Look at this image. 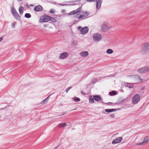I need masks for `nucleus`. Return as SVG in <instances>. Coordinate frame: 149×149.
I'll return each mask as SVG.
<instances>
[{"instance_id":"obj_39","label":"nucleus","mask_w":149,"mask_h":149,"mask_svg":"<svg viewBox=\"0 0 149 149\" xmlns=\"http://www.w3.org/2000/svg\"><path fill=\"white\" fill-rule=\"evenodd\" d=\"M62 12L63 13H64L65 12V10H63Z\"/></svg>"},{"instance_id":"obj_23","label":"nucleus","mask_w":149,"mask_h":149,"mask_svg":"<svg viewBox=\"0 0 149 149\" xmlns=\"http://www.w3.org/2000/svg\"><path fill=\"white\" fill-rule=\"evenodd\" d=\"M66 125L67 124L65 123H62L59 124L58 125V126L60 127H63L66 126Z\"/></svg>"},{"instance_id":"obj_38","label":"nucleus","mask_w":149,"mask_h":149,"mask_svg":"<svg viewBox=\"0 0 149 149\" xmlns=\"http://www.w3.org/2000/svg\"><path fill=\"white\" fill-rule=\"evenodd\" d=\"M28 6H29V5H28V4H26V7H28Z\"/></svg>"},{"instance_id":"obj_22","label":"nucleus","mask_w":149,"mask_h":149,"mask_svg":"<svg viewBox=\"0 0 149 149\" xmlns=\"http://www.w3.org/2000/svg\"><path fill=\"white\" fill-rule=\"evenodd\" d=\"M11 10L12 13L13 15L17 12L15 9L13 7H11Z\"/></svg>"},{"instance_id":"obj_14","label":"nucleus","mask_w":149,"mask_h":149,"mask_svg":"<svg viewBox=\"0 0 149 149\" xmlns=\"http://www.w3.org/2000/svg\"><path fill=\"white\" fill-rule=\"evenodd\" d=\"M42 9V6L40 5L36 6L34 8V10L37 12L40 11Z\"/></svg>"},{"instance_id":"obj_24","label":"nucleus","mask_w":149,"mask_h":149,"mask_svg":"<svg viewBox=\"0 0 149 149\" xmlns=\"http://www.w3.org/2000/svg\"><path fill=\"white\" fill-rule=\"evenodd\" d=\"M106 52L108 54H111L113 53V51L111 49H107Z\"/></svg>"},{"instance_id":"obj_32","label":"nucleus","mask_w":149,"mask_h":149,"mask_svg":"<svg viewBox=\"0 0 149 149\" xmlns=\"http://www.w3.org/2000/svg\"><path fill=\"white\" fill-rule=\"evenodd\" d=\"M15 22H14L12 24V26L13 27L15 28Z\"/></svg>"},{"instance_id":"obj_12","label":"nucleus","mask_w":149,"mask_h":149,"mask_svg":"<svg viewBox=\"0 0 149 149\" xmlns=\"http://www.w3.org/2000/svg\"><path fill=\"white\" fill-rule=\"evenodd\" d=\"M88 52L87 51H83L80 53V55L83 57H86L88 56Z\"/></svg>"},{"instance_id":"obj_30","label":"nucleus","mask_w":149,"mask_h":149,"mask_svg":"<svg viewBox=\"0 0 149 149\" xmlns=\"http://www.w3.org/2000/svg\"><path fill=\"white\" fill-rule=\"evenodd\" d=\"M72 88L71 86H70L67 88L65 90V91L66 93H68L69 91Z\"/></svg>"},{"instance_id":"obj_6","label":"nucleus","mask_w":149,"mask_h":149,"mask_svg":"<svg viewBox=\"0 0 149 149\" xmlns=\"http://www.w3.org/2000/svg\"><path fill=\"white\" fill-rule=\"evenodd\" d=\"M102 39L101 35L99 33H95L93 35V40L95 42H98L100 41Z\"/></svg>"},{"instance_id":"obj_13","label":"nucleus","mask_w":149,"mask_h":149,"mask_svg":"<svg viewBox=\"0 0 149 149\" xmlns=\"http://www.w3.org/2000/svg\"><path fill=\"white\" fill-rule=\"evenodd\" d=\"M96 9L97 10H98L101 7L102 0H96Z\"/></svg>"},{"instance_id":"obj_31","label":"nucleus","mask_w":149,"mask_h":149,"mask_svg":"<svg viewBox=\"0 0 149 149\" xmlns=\"http://www.w3.org/2000/svg\"><path fill=\"white\" fill-rule=\"evenodd\" d=\"M51 20H52V21L54 22H56V20L54 18L52 17Z\"/></svg>"},{"instance_id":"obj_11","label":"nucleus","mask_w":149,"mask_h":149,"mask_svg":"<svg viewBox=\"0 0 149 149\" xmlns=\"http://www.w3.org/2000/svg\"><path fill=\"white\" fill-rule=\"evenodd\" d=\"M149 141L148 137H145L143 140L142 142H140L137 144V145H144L147 144Z\"/></svg>"},{"instance_id":"obj_5","label":"nucleus","mask_w":149,"mask_h":149,"mask_svg":"<svg viewBox=\"0 0 149 149\" xmlns=\"http://www.w3.org/2000/svg\"><path fill=\"white\" fill-rule=\"evenodd\" d=\"M52 17L47 15L42 16L40 17L39 22L41 23L46 22L51 20Z\"/></svg>"},{"instance_id":"obj_15","label":"nucleus","mask_w":149,"mask_h":149,"mask_svg":"<svg viewBox=\"0 0 149 149\" xmlns=\"http://www.w3.org/2000/svg\"><path fill=\"white\" fill-rule=\"evenodd\" d=\"M125 85L126 87H128L130 88H133L134 86L133 84L127 82L125 83Z\"/></svg>"},{"instance_id":"obj_25","label":"nucleus","mask_w":149,"mask_h":149,"mask_svg":"<svg viewBox=\"0 0 149 149\" xmlns=\"http://www.w3.org/2000/svg\"><path fill=\"white\" fill-rule=\"evenodd\" d=\"M94 99L91 96H90L89 98V102L90 103H93L94 102Z\"/></svg>"},{"instance_id":"obj_19","label":"nucleus","mask_w":149,"mask_h":149,"mask_svg":"<svg viewBox=\"0 0 149 149\" xmlns=\"http://www.w3.org/2000/svg\"><path fill=\"white\" fill-rule=\"evenodd\" d=\"M93 97L94 99L97 101H99L100 100V97L99 95L94 96Z\"/></svg>"},{"instance_id":"obj_8","label":"nucleus","mask_w":149,"mask_h":149,"mask_svg":"<svg viewBox=\"0 0 149 149\" xmlns=\"http://www.w3.org/2000/svg\"><path fill=\"white\" fill-rule=\"evenodd\" d=\"M78 29L80 31L81 34L83 35L87 33L88 31V28L87 27L82 28L81 26H79Z\"/></svg>"},{"instance_id":"obj_16","label":"nucleus","mask_w":149,"mask_h":149,"mask_svg":"<svg viewBox=\"0 0 149 149\" xmlns=\"http://www.w3.org/2000/svg\"><path fill=\"white\" fill-rule=\"evenodd\" d=\"M133 78L134 79L136 80H138L139 81L138 82L139 83L141 82V81L142 80V79L140 78V77L138 75H132Z\"/></svg>"},{"instance_id":"obj_2","label":"nucleus","mask_w":149,"mask_h":149,"mask_svg":"<svg viewBox=\"0 0 149 149\" xmlns=\"http://www.w3.org/2000/svg\"><path fill=\"white\" fill-rule=\"evenodd\" d=\"M141 52L143 55L147 54L149 51V42H146L143 43L141 47Z\"/></svg>"},{"instance_id":"obj_26","label":"nucleus","mask_w":149,"mask_h":149,"mask_svg":"<svg viewBox=\"0 0 149 149\" xmlns=\"http://www.w3.org/2000/svg\"><path fill=\"white\" fill-rule=\"evenodd\" d=\"M73 99L74 101L76 102H77L80 101V99L78 97H73Z\"/></svg>"},{"instance_id":"obj_1","label":"nucleus","mask_w":149,"mask_h":149,"mask_svg":"<svg viewBox=\"0 0 149 149\" xmlns=\"http://www.w3.org/2000/svg\"><path fill=\"white\" fill-rule=\"evenodd\" d=\"M81 7H79L76 10L70 12L68 15H73L74 17L76 18H85L89 15V13L86 11H81Z\"/></svg>"},{"instance_id":"obj_37","label":"nucleus","mask_w":149,"mask_h":149,"mask_svg":"<svg viewBox=\"0 0 149 149\" xmlns=\"http://www.w3.org/2000/svg\"><path fill=\"white\" fill-rule=\"evenodd\" d=\"M18 2H21L22 1V0H17Z\"/></svg>"},{"instance_id":"obj_36","label":"nucleus","mask_w":149,"mask_h":149,"mask_svg":"<svg viewBox=\"0 0 149 149\" xmlns=\"http://www.w3.org/2000/svg\"><path fill=\"white\" fill-rule=\"evenodd\" d=\"M30 6H34V5L33 4H30Z\"/></svg>"},{"instance_id":"obj_17","label":"nucleus","mask_w":149,"mask_h":149,"mask_svg":"<svg viewBox=\"0 0 149 149\" xmlns=\"http://www.w3.org/2000/svg\"><path fill=\"white\" fill-rule=\"evenodd\" d=\"M14 17L17 20L20 19V17L18 13L17 12L15 14L13 15Z\"/></svg>"},{"instance_id":"obj_4","label":"nucleus","mask_w":149,"mask_h":149,"mask_svg":"<svg viewBox=\"0 0 149 149\" xmlns=\"http://www.w3.org/2000/svg\"><path fill=\"white\" fill-rule=\"evenodd\" d=\"M137 72L141 74L146 73L149 72V65H146L138 69Z\"/></svg>"},{"instance_id":"obj_41","label":"nucleus","mask_w":149,"mask_h":149,"mask_svg":"<svg viewBox=\"0 0 149 149\" xmlns=\"http://www.w3.org/2000/svg\"><path fill=\"white\" fill-rule=\"evenodd\" d=\"M61 5L64 6V5H65V4H61Z\"/></svg>"},{"instance_id":"obj_20","label":"nucleus","mask_w":149,"mask_h":149,"mask_svg":"<svg viewBox=\"0 0 149 149\" xmlns=\"http://www.w3.org/2000/svg\"><path fill=\"white\" fill-rule=\"evenodd\" d=\"M24 8L23 7L21 6L19 8V11L20 14H22L23 13Z\"/></svg>"},{"instance_id":"obj_40","label":"nucleus","mask_w":149,"mask_h":149,"mask_svg":"<svg viewBox=\"0 0 149 149\" xmlns=\"http://www.w3.org/2000/svg\"><path fill=\"white\" fill-rule=\"evenodd\" d=\"M78 21H77V22H76L75 21H74V23H76V22H78Z\"/></svg>"},{"instance_id":"obj_21","label":"nucleus","mask_w":149,"mask_h":149,"mask_svg":"<svg viewBox=\"0 0 149 149\" xmlns=\"http://www.w3.org/2000/svg\"><path fill=\"white\" fill-rule=\"evenodd\" d=\"M49 96H48V97H46L45 99L44 100L42 101V103L44 104H46V103H47L49 99Z\"/></svg>"},{"instance_id":"obj_34","label":"nucleus","mask_w":149,"mask_h":149,"mask_svg":"<svg viewBox=\"0 0 149 149\" xmlns=\"http://www.w3.org/2000/svg\"><path fill=\"white\" fill-rule=\"evenodd\" d=\"M87 1L89 2L94 1L96 0H86Z\"/></svg>"},{"instance_id":"obj_9","label":"nucleus","mask_w":149,"mask_h":149,"mask_svg":"<svg viewBox=\"0 0 149 149\" xmlns=\"http://www.w3.org/2000/svg\"><path fill=\"white\" fill-rule=\"evenodd\" d=\"M68 56V53L67 52H63L61 54L59 58L61 59H64L66 58Z\"/></svg>"},{"instance_id":"obj_27","label":"nucleus","mask_w":149,"mask_h":149,"mask_svg":"<svg viewBox=\"0 0 149 149\" xmlns=\"http://www.w3.org/2000/svg\"><path fill=\"white\" fill-rule=\"evenodd\" d=\"M25 17L27 18H30L31 17V15L29 13H26L25 14Z\"/></svg>"},{"instance_id":"obj_29","label":"nucleus","mask_w":149,"mask_h":149,"mask_svg":"<svg viewBox=\"0 0 149 149\" xmlns=\"http://www.w3.org/2000/svg\"><path fill=\"white\" fill-rule=\"evenodd\" d=\"M55 11L53 9H52L50 10V13L52 14H54L55 13Z\"/></svg>"},{"instance_id":"obj_33","label":"nucleus","mask_w":149,"mask_h":149,"mask_svg":"<svg viewBox=\"0 0 149 149\" xmlns=\"http://www.w3.org/2000/svg\"><path fill=\"white\" fill-rule=\"evenodd\" d=\"M110 116L111 118H114L115 117V116L114 114H111L110 115Z\"/></svg>"},{"instance_id":"obj_18","label":"nucleus","mask_w":149,"mask_h":149,"mask_svg":"<svg viewBox=\"0 0 149 149\" xmlns=\"http://www.w3.org/2000/svg\"><path fill=\"white\" fill-rule=\"evenodd\" d=\"M116 109H105V111L107 112L110 113L113 111H116Z\"/></svg>"},{"instance_id":"obj_3","label":"nucleus","mask_w":149,"mask_h":149,"mask_svg":"<svg viewBox=\"0 0 149 149\" xmlns=\"http://www.w3.org/2000/svg\"><path fill=\"white\" fill-rule=\"evenodd\" d=\"M112 27V26L108 24L107 22H104L101 27V30L103 32H106L109 30Z\"/></svg>"},{"instance_id":"obj_7","label":"nucleus","mask_w":149,"mask_h":149,"mask_svg":"<svg viewBox=\"0 0 149 149\" xmlns=\"http://www.w3.org/2000/svg\"><path fill=\"white\" fill-rule=\"evenodd\" d=\"M140 97L139 95L136 94L133 97L132 102L133 104H136L140 100Z\"/></svg>"},{"instance_id":"obj_35","label":"nucleus","mask_w":149,"mask_h":149,"mask_svg":"<svg viewBox=\"0 0 149 149\" xmlns=\"http://www.w3.org/2000/svg\"><path fill=\"white\" fill-rule=\"evenodd\" d=\"M3 37H1L0 38V42H1L3 40Z\"/></svg>"},{"instance_id":"obj_28","label":"nucleus","mask_w":149,"mask_h":149,"mask_svg":"<svg viewBox=\"0 0 149 149\" xmlns=\"http://www.w3.org/2000/svg\"><path fill=\"white\" fill-rule=\"evenodd\" d=\"M116 94V92L113 91L110 92V94L111 96H113L115 95Z\"/></svg>"},{"instance_id":"obj_10","label":"nucleus","mask_w":149,"mask_h":149,"mask_svg":"<svg viewBox=\"0 0 149 149\" xmlns=\"http://www.w3.org/2000/svg\"><path fill=\"white\" fill-rule=\"evenodd\" d=\"M123 139V138L122 137H119L113 139L112 142V143L113 144H117L120 143Z\"/></svg>"}]
</instances>
